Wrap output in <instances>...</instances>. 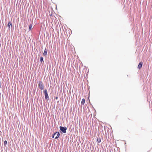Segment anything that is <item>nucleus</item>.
<instances>
[{
	"label": "nucleus",
	"mask_w": 152,
	"mask_h": 152,
	"mask_svg": "<svg viewBox=\"0 0 152 152\" xmlns=\"http://www.w3.org/2000/svg\"><path fill=\"white\" fill-rule=\"evenodd\" d=\"M59 128L61 132H63L64 133H66L67 128L66 127L60 126Z\"/></svg>",
	"instance_id": "1"
},
{
	"label": "nucleus",
	"mask_w": 152,
	"mask_h": 152,
	"mask_svg": "<svg viewBox=\"0 0 152 152\" xmlns=\"http://www.w3.org/2000/svg\"><path fill=\"white\" fill-rule=\"evenodd\" d=\"M44 93L45 96V99H46L47 101L49 100V98L48 93V92L46 89H45L44 91Z\"/></svg>",
	"instance_id": "2"
},
{
	"label": "nucleus",
	"mask_w": 152,
	"mask_h": 152,
	"mask_svg": "<svg viewBox=\"0 0 152 152\" xmlns=\"http://www.w3.org/2000/svg\"><path fill=\"white\" fill-rule=\"evenodd\" d=\"M38 86L39 88L41 90H43L44 89V84L43 82L42 81H39L38 83Z\"/></svg>",
	"instance_id": "3"
},
{
	"label": "nucleus",
	"mask_w": 152,
	"mask_h": 152,
	"mask_svg": "<svg viewBox=\"0 0 152 152\" xmlns=\"http://www.w3.org/2000/svg\"><path fill=\"white\" fill-rule=\"evenodd\" d=\"M142 64L143 63L142 62H140L138 66V69H140L142 67Z\"/></svg>",
	"instance_id": "4"
},
{
	"label": "nucleus",
	"mask_w": 152,
	"mask_h": 152,
	"mask_svg": "<svg viewBox=\"0 0 152 152\" xmlns=\"http://www.w3.org/2000/svg\"><path fill=\"white\" fill-rule=\"evenodd\" d=\"M101 139L99 136L97 137L96 141L98 143H100L101 142Z\"/></svg>",
	"instance_id": "5"
},
{
	"label": "nucleus",
	"mask_w": 152,
	"mask_h": 152,
	"mask_svg": "<svg viewBox=\"0 0 152 152\" xmlns=\"http://www.w3.org/2000/svg\"><path fill=\"white\" fill-rule=\"evenodd\" d=\"M48 52V49L46 48H45L44 53H43V55L44 56H45L47 55Z\"/></svg>",
	"instance_id": "6"
},
{
	"label": "nucleus",
	"mask_w": 152,
	"mask_h": 152,
	"mask_svg": "<svg viewBox=\"0 0 152 152\" xmlns=\"http://www.w3.org/2000/svg\"><path fill=\"white\" fill-rule=\"evenodd\" d=\"M56 134H57V136H56L55 137V139H57L58 138V137H59L60 134L59 132H56Z\"/></svg>",
	"instance_id": "7"
},
{
	"label": "nucleus",
	"mask_w": 152,
	"mask_h": 152,
	"mask_svg": "<svg viewBox=\"0 0 152 152\" xmlns=\"http://www.w3.org/2000/svg\"><path fill=\"white\" fill-rule=\"evenodd\" d=\"M12 23L11 22H8L7 25L8 27L10 29V26H12Z\"/></svg>",
	"instance_id": "8"
},
{
	"label": "nucleus",
	"mask_w": 152,
	"mask_h": 152,
	"mask_svg": "<svg viewBox=\"0 0 152 152\" xmlns=\"http://www.w3.org/2000/svg\"><path fill=\"white\" fill-rule=\"evenodd\" d=\"M85 102V99H83L81 102V104L82 105L84 104Z\"/></svg>",
	"instance_id": "9"
},
{
	"label": "nucleus",
	"mask_w": 152,
	"mask_h": 152,
	"mask_svg": "<svg viewBox=\"0 0 152 152\" xmlns=\"http://www.w3.org/2000/svg\"><path fill=\"white\" fill-rule=\"evenodd\" d=\"M32 26H33L32 23H31L30 24V25L29 26V28H28L29 31H30L31 30L32 27Z\"/></svg>",
	"instance_id": "10"
},
{
	"label": "nucleus",
	"mask_w": 152,
	"mask_h": 152,
	"mask_svg": "<svg viewBox=\"0 0 152 152\" xmlns=\"http://www.w3.org/2000/svg\"><path fill=\"white\" fill-rule=\"evenodd\" d=\"M43 61V58L42 57H41L40 58V62H41V63Z\"/></svg>",
	"instance_id": "11"
},
{
	"label": "nucleus",
	"mask_w": 152,
	"mask_h": 152,
	"mask_svg": "<svg viewBox=\"0 0 152 152\" xmlns=\"http://www.w3.org/2000/svg\"><path fill=\"white\" fill-rule=\"evenodd\" d=\"M7 141L5 140L4 142V146H6V145H7Z\"/></svg>",
	"instance_id": "12"
},
{
	"label": "nucleus",
	"mask_w": 152,
	"mask_h": 152,
	"mask_svg": "<svg viewBox=\"0 0 152 152\" xmlns=\"http://www.w3.org/2000/svg\"><path fill=\"white\" fill-rule=\"evenodd\" d=\"M56 134V132L54 133V134L52 135V138H54V136Z\"/></svg>",
	"instance_id": "13"
},
{
	"label": "nucleus",
	"mask_w": 152,
	"mask_h": 152,
	"mask_svg": "<svg viewBox=\"0 0 152 152\" xmlns=\"http://www.w3.org/2000/svg\"><path fill=\"white\" fill-rule=\"evenodd\" d=\"M56 99H58V97H56Z\"/></svg>",
	"instance_id": "14"
},
{
	"label": "nucleus",
	"mask_w": 152,
	"mask_h": 152,
	"mask_svg": "<svg viewBox=\"0 0 152 152\" xmlns=\"http://www.w3.org/2000/svg\"><path fill=\"white\" fill-rule=\"evenodd\" d=\"M41 102L42 103V100H41Z\"/></svg>",
	"instance_id": "15"
}]
</instances>
